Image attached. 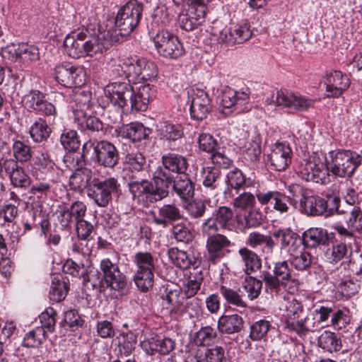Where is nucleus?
I'll list each match as a JSON object with an SVG mask.
<instances>
[{
  "label": "nucleus",
  "mask_w": 362,
  "mask_h": 362,
  "mask_svg": "<svg viewBox=\"0 0 362 362\" xmlns=\"http://www.w3.org/2000/svg\"><path fill=\"white\" fill-rule=\"evenodd\" d=\"M162 167L169 171L170 173H175L177 175L187 174L189 167L187 158L180 154L168 153L161 157Z\"/></svg>",
  "instance_id": "obj_35"
},
{
  "label": "nucleus",
  "mask_w": 362,
  "mask_h": 362,
  "mask_svg": "<svg viewBox=\"0 0 362 362\" xmlns=\"http://www.w3.org/2000/svg\"><path fill=\"white\" fill-rule=\"evenodd\" d=\"M327 164L319 158L313 157L305 161L300 170V176L308 182L325 184L328 180Z\"/></svg>",
  "instance_id": "obj_19"
},
{
  "label": "nucleus",
  "mask_w": 362,
  "mask_h": 362,
  "mask_svg": "<svg viewBox=\"0 0 362 362\" xmlns=\"http://www.w3.org/2000/svg\"><path fill=\"white\" fill-rule=\"evenodd\" d=\"M217 337L218 332L215 328L205 326L195 332L193 341L197 346H209L214 343Z\"/></svg>",
  "instance_id": "obj_50"
},
{
  "label": "nucleus",
  "mask_w": 362,
  "mask_h": 362,
  "mask_svg": "<svg viewBox=\"0 0 362 362\" xmlns=\"http://www.w3.org/2000/svg\"><path fill=\"white\" fill-rule=\"evenodd\" d=\"M188 6L187 13L180 16L179 24L182 30L192 31L205 22L206 7L202 0H188Z\"/></svg>",
  "instance_id": "obj_16"
},
{
  "label": "nucleus",
  "mask_w": 362,
  "mask_h": 362,
  "mask_svg": "<svg viewBox=\"0 0 362 362\" xmlns=\"http://www.w3.org/2000/svg\"><path fill=\"white\" fill-rule=\"evenodd\" d=\"M69 290V279L62 274H57L52 279V284L49 293L51 300L61 302L63 300Z\"/></svg>",
  "instance_id": "obj_43"
},
{
  "label": "nucleus",
  "mask_w": 362,
  "mask_h": 362,
  "mask_svg": "<svg viewBox=\"0 0 362 362\" xmlns=\"http://www.w3.org/2000/svg\"><path fill=\"white\" fill-rule=\"evenodd\" d=\"M326 91L329 97L340 96L350 86V79L340 71H332L327 74Z\"/></svg>",
  "instance_id": "obj_26"
},
{
  "label": "nucleus",
  "mask_w": 362,
  "mask_h": 362,
  "mask_svg": "<svg viewBox=\"0 0 362 362\" xmlns=\"http://www.w3.org/2000/svg\"><path fill=\"white\" fill-rule=\"evenodd\" d=\"M191 98V117L197 121H202L207 117L212 109L209 95L204 89L194 88L192 89Z\"/></svg>",
  "instance_id": "obj_20"
},
{
  "label": "nucleus",
  "mask_w": 362,
  "mask_h": 362,
  "mask_svg": "<svg viewBox=\"0 0 362 362\" xmlns=\"http://www.w3.org/2000/svg\"><path fill=\"white\" fill-rule=\"evenodd\" d=\"M323 199L318 195H303L300 199L301 211L307 216H324Z\"/></svg>",
  "instance_id": "obj_42"
},
{
  "label": "nucleus",
  "mask_w": 362,
  "mask_h": 362,
  "mask_svg": "<svg viewBox=\"0 0 362 362\" xmlns=\"http://www.w3.org/2000/svg\"><path fill=\"white\" fill-rule=\"evenodd\" d=\"M272 103L277 106L291 107L297 111H305L314 106V100L312 99L286 89L276 90L275 99L269 103Z\"/></svg>",
  "instance_id": "obj_18"
},
{
  "label": "nucleus",
  "mask_w": 362,
  "mask_h": 362,
  "mask_svg": "<svg viewBox=\"0 0 362 362\" xmlns=\"http://www.w3.org/2000/svg\"><path fill=\"white\" fill-rule=\"evenodd\" d=\"M195 183L188 174L177 175L173 185V192L182 201L187 202L194 196Z\"/></svg>",
  "instance_id": "obj_34"
},
{
  "label": "nucleus",
  "mask_w": 362,
  "mask_h": 362,
  "mask_svg": "<svg viewBox=\"0 0 362 362\" xmlns=\"http://www.w3.org/2000/svg\"><path fill=\"white\" fill-rule=\"evenodd\" d=\"M252 34L250 25L243 23L223 28L219 33L218 40L230 45L240 44L249 40Z\"/></svg>",
  "instance_id": "obj_21"
},
{
  "label": "nucleus",
  "mask_w": 362,
  "mask_h": 362,
  "mask_svg": "<svg viewBox=\"0 0 362 362\" xmlns=\"http://www.w3.org/2000/svg\"><path fill=\"white\" fill-rule=\"evenodd\" d=\"M51 132V128L42 117H37L29 128V134L35 143L47 141Z\"/></svg>",
  "instance_id": "obj_46"
},
{
  "label": "nucleus",
  "mask_w": 362,
  "mask_h": 362,
  "mask_svg": "<svg viewBox=\"0 0 362 362\" xmlns=\"http://www.w3.org/2000/svg\"><path fill=\"white\" fill-rule=\"evenodd\" d=\"M245 244L252 249H257L261 246L272 252L276 246V243L272 237L269 235L262 233L259 231H252L250 233L246 238Z\"/></svg>",
  "instance_id": "obj_45"
},
{
  "label": "nucleus",
  "mask_w": 362,
  "mask_h": 362,
  "mask_svg": "<svg viewBox=\"0 0 362 362\" xmlns=\"http://www.w3.org/2000/svg\"><path fill=\"white\" fill-rule=\"evenodd\" d=\"M13 156L17 163L24 164L30 161L33 156V151L30 146L23 141L16 140L12 146Z\"/></svg>",
  "instance_id": "obj_54"
},
{
  "label": "nucleus",
  "mask_w": 362,
  "mask_h": 362,
  "mask_svg": "<svg viewBox=\"0 0 362 362\" xmlns=\"http://www.w3.org/2000/svg\"><path fill=\"white\" fill-rule=\"evenodd\" d=\"M74 122L82 132L95 133L103 132L104 129L103 122L98 117L93 115L92 111H77L76 115L74 116Z\"/></svg>",
  "instance_id": "obj_33"
},
{
  "label": "nucleus",
  "mask_w": 362,
  "mask_h": 362,
  "mask_svg": "<svg viewBox=\"0 0 362 362\" xmlns=\"http://www.w3.org/2000/svg\"><path fill=\"white\" fill-rule=\"evenodd\" d=\"M271 327L269 320L262 319L255 322L250 326V338L252 341H259L264 338Z\"/></svg>",
  "instance_id": "obj_64"
},
{
  "label": "nucleus",
  "mask_w": 362,
  "mask_h": 362,
  "mask_svg": "<svg viewBox=\"0 0 362 362\" xmlns=\"http://www.w3.org/2000/svg\"><path fill=\"white\" fill-rule=\"evenodd\" d=\"M158 53L169 59H177L185 54L183 44L174 33L167 30H159L153 37Z\"/></svg>",
  "instance_id": "obj_12"
},
{
  "label": "nucleus",
  "mask_w": 362,
  "mask_h": 362,
  "mask_svg": "<svg viewBox=\"0 0 362 362\" xmlns=\"http://www.w3.org/2000/svg\"><path fill=\"white\" fill-rule=\"evenodd\" d=\"M260 277L263 279L266 293L272 296H278L291 280V269L287 261H279L274 264L272 273L263 271Z\"/></svg>",
  "instance_id": "obj_9"
},
{
  "label": "nucleus",
  "mask_w": 362,
  "mask_h": 362,
  "mask_svg": "<svg viewBox=\"0 0 362 362\" xmlns=\"http://www.w3.org/2000/svg\"><path fill=\"white\" fill-rule=\"evenodd\" d=\"M303 311L302 303L293 298L288 301L286 306L284 325L285 328L294 332L299 337L303 338L309 332H313L316 327L315 319L313 315H308L299 319L300 314Z\"/></svg>",
  "instance_id": "obj_6"
},
{
  "label": "nucleus",
  "mask_w": 362,
  "mask_h": 362,
  "mask_svg": "<svg viewBox=\"0 0 362 362\" xmlns=\"http://www.w3.org/2000/svg\"><path fill=\"white\" fill-rule=\"evenodd\" d=\"M240 292V288L231 287L224 283L221 284L218 286V293L227 304L240 308H245L247 303L244 300L243 295Z\"/></svg>",
  "instance_id": "obj_44"
},
{
  "label": "nucleus",
  "mask_w": 362,
  "mask_h": 362,
  "mask_svg": "<svg viewBox=\"0 0 362 362\" xmlns=\"http://www.w3.org/2000/svg\"><path fill=\"white\" fill-rule=\"evenodd\" d=\"M226 183L227 188L224 191V194L226 198L234 197L232 194L233 189H235L238 194L239 190L248 186L247 185L245 175L237 168L228 172L226 177Z\"/></svg>",
  "instance_id": "obj_41"
},
{
  "label": "nucleus",
  "mask_w": 362,
  "mask_h": 362,
  "mask_svg": "<svg viewBox=\"0 0 362 362\" xmlns=\"http://www.w3.org/2000/svg\"><path fill=\"white\" fill-rule=\"evenodd\" d=\"M334 228L340 240L333 242L332 246L325 251L324 256L328 262L335 264L344 258H350L353 250L352 245L356 241V235L342 225H337Z\"/></svg>",
  "instance_id": "obj_8"
},
{
  "label": "nucleus",
  "mask_w": 362,
  "mask_h": 362,
  "mask_svg": "<svg viewBox=\"0 0 362 362\" xmlns=\"http://www.w3.org/2000/svg\"><path fill=\"white\" fill-rule=\"evenodd\" d=\"M127 66L129 71L132 73L130 81L133 83L151 80L158 75L156 63L144 57L132 56L130 61H127Z\"/></svg>",
  "instance_id": "obj_17"
},
{
  "label": "nucleus",
  "mask_w": 362,
  "mask_h": 362,
  "mask_svg": "<svg viewBox=\"0 0 362 362\" xmlns=\"http://www.w3.org/2000/svg\"><path fill=\"white\" fill-rule=\"evenodd\" d=\"M151 129L139 122H131L115 129V135L123 139H128L132 142H139L146 139L151 134Z\"/></svg>",
  "instance_id": "obj_27"
},
{
  "label": "nucleus",
  "mask_w": 362,
  "mask_h": 362,
  "mask_svg": "<svg viewBox=\"0 0 362 362\" xmlns=\"http://www.w3.org/2000/svg\"><path fill=\"white\" fill-rule=\"evenodd\" d=\"M344 214H346V229L354 233V231L359 232L362 230V209L360 206H347Z\"/></svg>",
  "instance_id": "obj_49"
},
{
  "label": "nucleus",
  "mask_w": 362,
  "mask_h": 362,
  "mask_svg": "<svg viewBox=\"0 0 362 362\" xmlns=\"http://www.w3.org/2000/svg\"><path fill=\"white\" fill-rule=\"evenodd\" d=\"M250 91L249 88H243L240 90L231 88L223 91L221 99V105L224 108L235 107L238 111H242V106L248 103Z\"/></svg>",
  "instance_id": "obj_29"
},
{
  "label": "nucleus",
  "mask_w": 362,
  "mask_h": 362,
  "mask_svg": "<svg viewBox=\"0 0 362 362\" xmlns=\"http://www.w3.org/2000/svg\"><path fill=\"white\" fill-rule=\"evenodd\" d=\"M230 245V240L222 234L207 238L206 247L208 261L212 264L217 263L228 252L226 248Z\"/></svg>",
  "instance_id": "obj_25"
},
{
  "label": "nucleus",
  "mask_w": 362,
  "mask_h": 362,
  "mask_svg": "<svg viewBox=\"0 0 362 362\" xmlns=\"http://www.w3.org/2000/svg\"><path fill=\"white\" fill-rule=\"evenodd\" d=\"M262 136L254 130L249 134L247 140L242 148L243 158L252 165L259 161L262 153Z\"/></svg>",
  "instance_id": "obj_28"
},
{
  "label": "nucleus",
  "mask_w": 362,
  "mask_h": 362,
  "mask_svg": "<svg viewBox=\"0 0 362 362\" xmlns=\"http://www.w3.org/2000/svg\"><path fill=\"white\" fill-rule=\"evenodd\" d=\"M53 74L54 79L66 88L81 87L86 83V76L83 69L69 63L57 65Z\"/></svg>",
  "instance_id": "obj_14"
},
{
  "label": "nucleus",
  "mask_w": 362,
  "mask_h": 362,
  "mask_svg": "<svg viewBox=\"0 0 362 362\" xmlns=\"http://www.w3.org/2000/svg\"><path fill=\"white\" fill-rule=\"evenodd\" d=\"M263 283L264 281L262 279V280H259L250 276L246 277L243 284V287L247 294V298L250 300L256 299L259 296Z\"/></svg>",
  "instance_id": "obj_63"
},
{
  "label": "nucleus",
  "mask_w": 362,
  "mask_h": 362,
  "mask_svg": "<svg viewBox=\"0 0 362 362\" xmlns=\"http://www.w3.org/2000/svg\"><path fill=\"white\" fill-rule=\"evenodd\" d=\"M100 269L102 273L101 277L98 276V274L92 275L90 286L93 288L110 289L118 292L121 296L129 292L131 282L120 271L117 261L104 258L100 261Z\"/></svg>",
  "instance_id": "obj_2"
},
{
  "label": "nucleus",
  "mask_w": 362,
  "mask_h": 362,
  "mask_svg": "<svg viewBox=\"0 0 362 362\" xmlns=\"http://www.w3.org/2000/svg\"><path fill=\"white\" fill-rule=\"evenodd\" d=\"M73 99L75 103L73 107L74 116L76 115L77 111L91 112L93 101L90 91L78 89L75 91Z\"/></svg>",
  "instance_id": "obj_47"
},
{
  "label": "nucleus",
  "mask_w": 362,
  "mask_h": 362,
  "mask_svg": "<svg viewBox=\"0 0 362 362\" xmlns=\"http://www.w3.org/2000/svg\"><path fill=\"white\" fill-rule=\"evenodd\" d=\"M320 347L329 352L339 351L341 348L340 338L334 332L325 331L318 339Z\"/></svg>",
  "instance_id": "obj_51"
},
{
  "label": "nucleus",
  "mask_w": 362,
  "mask_h": 362,
  "mask_svg": "<svg viewBox=\"0 0 362 362\" xmlns=\"http://www.w3.org/2000/svg\"><path fill=\"white\" fill-rule=\"evenodd\" d=\"M62 270L66 274H69L73 276H82L83 282L90 285L92 281V275L88 274L86 269L83 265H80L72 259H67L62 267Z\"/></svg>",
  "instance_id": "obj_55"
},
{
  "label": "nucleus",
  "mask_w": 362,
  "mask_h": 362,
  "mask_svg": "<svg viewBox=\"0 0 362 362\" xmlns=\"http://www.w3.org/2000/svg\"><path fill=\"white\" fill-rule=\"evenodd\" d=\"M143 10V4L136 0H130L119 9L115 20L119 35L127 36L132 33L141 21Z\"/></svg>",
  "instance_id": "obj_10"
},
{
  "label": "nucleus",
  "mask_w": 362,
  "mask_h": 362,
  "mask_svg": "<svg viewBox=\"0 0 362 362\" xmlns=\"http://www.w3.org/2000/svg\"><path fill=\"white\" fill-rule=\"evenodd\" d=\"M272 235L279 240L281 249L286 250L289 254L297 252L301 245L300 235L290 228H279L273 232Z\"/></svg>",
  "instance_id": "obj_31"
},
{
  "label": "nucleus",
  "mask_w": 362,
  "mask_h": 362,
  "mask_svg": "<svg viewBox=\"0 0 362 362\" xmlns=\"http://www.w3.org/2000/svg\"><path fill=\"white\" fill-rule=\"evenodd\" d=\"M257 202L261 206H266V209H272L282 216L293 214L296 209L297 200L289 195L277 190L257 191Z\"/></svg>",
  "instance_id": "obj_11"
},
{
  "label": "nucleus",
  "mask_w": 362,
  "mask_h": 362,
  "mask_svg": "<svg viewBox=\"0 0 362 362\" xmlns=\"http://www.w3.org/2000/svg\"><path fill=\"white\" fill-rule=\"evenodd\" d=\"M46 330L42 327H37L35 329L28 332L23 341V345L25 347H37L46 339Z\"/></svg>",
  "instance_id": "obj_61"
},
{
  "label": "nucleus",
  "mask_w": 362,
  "mask_h": 362,
  "mask_svg": "<svg viewBox=\"0 0 362 362\" xmlns=\"http://www.w3.org/2000/svg\"><path fill=\"white\" fill-rule=\"evenodd\" d=\"M8 52L13 55L16 60L35 62L40 59L38 48L33 45L21 43L12 45L8 47Z\"/></svg>",
  "instance_id": "obj_40"
},
{
  "label": "nucleus",
  "mask_w": 362,
  "mask_h": 362,
  "mask_svg": "<svg viewBox=\"0 0 362 362\" xmlns=\"http://www.w3.org/2000/svg\"><path fill=\"white\" fill-rule=\"evenodd\" d=\"M87 30L78 33H74L68 35L64 41V45L67 54L73 58H79L83 56V41L86 40Z\"/></svg>",
  "instance_id": "obj_38"
},
{
  "label": "nucleus",
  "mask_w": 362,
  "mask_h": 362,
  "mask_svg": "<svg viewBox=\"0 0 362 362\" xmlns=\"http://www.w3.org/2000/svg\"><path fill=\"white\" fill-rule=\"evenodd\" d=\"M207 205L209 202L204 199H194L189 201L185 206L188 216L192 219L202 218L207 211Z\"/></svg>",
  "instance_id": "obj_58"
},
{
  "label": "nucleus",
  "mask_w": 362,
  "mask_h": 362,
  "mask_svg": "<svg viewBox=\"0 0 362 362\" xmlns=\"http://www.w3.org/2000/svg\"><path fill=\"white\" fill-rule=\"evenodd\" d=\"M105 95L114 105L119 107L129 106L135 111H145L148 108L146 101L138 97V93L129 83H112L105 88Z\"/></svg>",
  "instance_id": "obj_3"
},
{
  "label": "nucleus",
  "mask_w": 362,
  "mask_h": 362,
  "mask_svg": "<svg viewBox=\"0 0 362 362\" xmlns=\"http://www.w3.org/2000/svg\"><path fill=\"white\" fill-rule=\"evenodd\" d=\"M238 255L243 263V271L247 275L257 272L262 268V259L253 250L247 247L239 249Z\"/></svg>",
  "instance_id": "obj_39"
},
{
  "label": "nucleus",
  "mask_w": 362,
  "mask_h": 362,
  "mask_svg": "<svg viewBox=\"0 0 362 362\" xmlns=\"http://www.w3.org/2000/svg\"><path fill=\"white\" fill-rule=\"evenodd\" d=\"M157 261L149 252H138L133 257L136 267L133 280L141 291L147 292L153 287Z\"/></svg>",
  "instance_id": "obj_7"
},
{
  "label": "nucleus",
  "mask_w": 362,
  "mask_h": 362,
  "mask_svg": "<svg viewBox=\"0 0 362 362\" xmlns=\"http://www.w3.org/2000/svg\"><path fill=\"white\" fill-rule=\"evenodd\" d=\"M328 156L327 164L329 172L341 178H351L361 163V155L351 150L330 151Z\"/></svg>",
  "instance_id": "obj_4"
},
{
  "label": "nucleus",
  "mask_w": 362,
  "mask_h": 362,
  "mask_svg": "<svg viewBox=\"0 0 362 362\" xmlns=\"http://www.w3.org/2000/svg\"><path fill=\"white\" fill-rule=\"evenodd\" d=\"M301 244L305 248L313 249L320 245H326L329 240L327 230L320 227H313L302 233Z\"/></svg>",
  "instance_id": "obj_30"
},
{
  "label": "nucleus",
  "mask_w": 362,
  "mask_h": 362,
  "mask_svg": "<svg viewBox=\"0 0 362 362\" xmlns=\"http://www.w3.org/2000/svg\"><path fill=\"white\" fill-rule=\"evenodd\" d=\"M124 164L128 167L132 172H142L146 167V158L144 155L139 151L128 152L124 156Z\"/></svg>",
  "instance_id": "obj_52"
},
{
  "label": "nucleus",
  "mask_w": 362,
  "mask_h": 362,
  "mask_svg": "<svg viewBox=\"0 0 362 362\" xmlns=\"http://www.w3.org/2000/svg\"><path fill=\"white\" fill-rule=\"evenodd\" d=\"M96 179L91 169L86 167L78 168L70 175L69 185L73 190L86 189L88 192Z\"/></svg>",
  "instance_id": "obj_32"
},
{
  "label": "nucleus",
  "mask_w": 362,
  "mask_h": 362,
  "mask_svg": "<svg viewBox=\"0 0 362 362\" xmlns=\"http://www.w3.org/2000/svg\"><path fill=\"white\" fill-rule=\"evenodd\" d=\"M289 255L291 264L298 271L308 269L313 261V255L305 250L300 253L292 252Z\"/></svg>",
  "instance_id": "obj_56"
},
{
  "label": "nucleus",
  "mask_w": 362,
  "mask_h": 362,
  "mask_svg": "<svg viewBox=\"0 0 362 362\" xmlns=\"http://www.w3.org/2000/svg\"><path fill=\"white\" fill-rule=\"evenodd\" d=\"M83 158L105 168H113L119 163V152L115 146L106 140L87 141L82 148Z\"/></svg>",
  "instance_id": "obj_5"
},
{
  "label": "nucleus",
  "mask_w": 362,
  "mask_h": 362,
  "mask_svg": "<svg viewBox=\"0 0 362 362\" xmlns=\"http://www.w3.org/2000/svg\"><path fill=\"white\" fill-rule=\"evenodd\" d=\"M9 154L10 151L4 156H0V173L4 172L14 187L25 189L31 185V178L16 160L5 159Z\"/></svg>",
  "instance_id": "obj_15"
},
{
  "label": "nucleus",
  "mask_w": 362,
  "mask_h": 362,
  "mask_svg": "<svg viewBox=\"0 0 362 362\" xmlns=\"http://www.w3.org/2000/svg\"><path fill=\"white\" fill-rule=\"evenodd\" d=\"M292 150L288 144L284 143L275 144L267 155L268 162L276 171L286 170L291 162Z\"/></svg>",
  "instance_id": "obj_22"
},
{
  "label": "nucleus",
  "mask_w": 362,
  "mask_h": 362,
  "mask_svg": "<svg viewBox=\"0 0 362 362\" xmlns=\"http://www.w3.org/2000/svg\"><path fill=\"white\" fill-rule=\"evenodd\" d=\"M83 56L87 55L93 57L97 54H103L107 50V47L98 37H90L88 35V33H86V40L83 41Z\"/></svg>",
  "instance_id": "obj_60"
},
{
  "label": "nucleus",
  "mask_w": 362,
  "mask_h": 362,
  "mask_svg": "<svg viewBox=\"0 0 362 362\" xmlns=\"http://www.w3.org/2000/svg\"><path fill=\"white\" fill-rule=\"evenodd\" d=\"M244 327V320L238 314L223 315L217 322V329L222 334H233Z\"/></svg>",
  "instance_id": "obj_36"
},
{
  "label": "nucleus",
  "mask_w": 362,
  "mask_h": 362,
  "mask_svg": "<svg viewBox=\"0 0 362 362\" xmlns=\"http://www.w3.org/2000/svg\"><path fill=\"white\" fill-rule=\"evenodd\" d=\"M119 187L115 177L100 180L97 177L88 191V196L100 207H107L112 202V194L117 193Z\"/></svg>",
  "instance_id": "obj_13"
},
{
  "label": "nucleus",
  "mask_w": 362,
  "mask_h": 362,
  "mask_svg": "<svg viewBox=\"0 0 362 362\" xmlns=\"http://www.w3.org/2000/svg\"><path fill=\"white\" fill-rule=\"evenodd\" d=\"M211 216L219 223L221 229H230L234 214L231 208L228 206H219L214 210Z\"/></svg>",
  "instance_id": "obj_59"
},
{
  "label": "nucleus",
  "mask_w": 362,
  "mask_h": 362,
  "mask_svg": "<svg viewBox=\"0 0 362 362\" xmlns=\"http://www.w3.org/2000/svg\"><path fill=\"white\" fill-rule=\"evenodd\" d=\"M168 256L173 264L182 269H187L191 267H198L199 262L195 258L193 253L172 247L168 250Z\"/></svg>",
  "instance_id": "obj_37"
},
{
  "label": "nucleus",
  "mask_w": 362,
  "mask_h": 362,
  "mask_svg": "<svg viewBox=\"0 0 362 362\" xmlns=\"http://www.w3.org/2000/svg\"><path fill=\"white\" fill-rule=\"evenodd\" d=\"M153 221L158 226L167 228L183 218L180 208L175 204H165L153 212Z\"/></svg>",
  "instance_id": "obj_23"
},
{
  "label": "nucleus",
  "mask_w": 362,
  "mask_h": 362,
  "mask_svg": "<svg viewBox=\"0 0 362 362\" xmlns=\"http://www.w3.org/2000/svg\"><path fill=\"white\" fill-rule=\"evenodd\" d=\"M323 199L324 216H331L334 214L339 215L344 214V210L339 209L341 199L334 193H326L322 197Z\"/></svg>",
  "instance_id": "obj_53"
},
{
  "label": "nucleus",
  "mask_w": 362,
  "mask_h": 362,
  "mask_svg": "<svg viewBox=\"0 0 362 362\" xmlns=\"http://www.w3.org/2000/svg\"><path fill=\"white\" fill-rule=\"evenodd\" d=\"M176 343L170 337H152L141 343L142 349L149 356L168 355L175 349Z\"/></svg>",
  "instance_id": "obj_24"
},
{
  "label": "nucleus",
  "mask_w": 362,
  "mask_h": 362,
  "mask_svg": "<svg viewBox=\"0 0 362 362\" xmlns=\"http://www.w3.org/2000/svg\"><path fill=\"white\" fill-rule=\"evenodd\" d=\"M60 142L66 150L73 152L76 151L81 145L76 131L69 129L63 131Z\"/></svg>",
  "instance_id": "obj_62"
},
{
  "label": "nucleus",
  "mask_w": 362,
  "mask_h": 362,
  "mask_svg": "<svg viewBox=\"0 0 362 362\" xmlns=\"http://www.w3.org/2000/svg\"><path fill=\"white\" fill-rule=\"evenodd\" d=\"M204 281V274L202 271L191 274L184 287V293L187 298L194 297L201 288Z\"/></svg>",
  "instance_id": "obj_57"
},
{
  "label": "nucleus",
  "mask_w": 362,
  "mask_h": 362,
  "mask_svg": "<svg viewBox=\"0 0 362 362\" xmlns=\"http://www.w3.org/2000/svg\"><path fill=\"white\" fill-rule=\"evenodd\" d=\"M128 182L129 192L134 199L141 201L148 206L168 197L170 188L173 189L175 177L162 166H158L152 175V181L136 179L132 175Z\"/></svg>",
  "instance_id": "obj_1"
},
{
  "label": "nucleus",
  "mask_w": 362,
  "mask_h": 362,
  "mask_svg": "<svg viewBox=\"0 0 362 362\" xmlns=\"http://www.w3.org/2000/svg\"><path fill=\"white\" fill-rule=\"evenodd\" d=\"M172 226V237L175 238L177 242L185 244H189L192 242L194 236L189 223L185 221Z\"/></svg>",
  "instance_id": "obj_48"
}]
</instances>
